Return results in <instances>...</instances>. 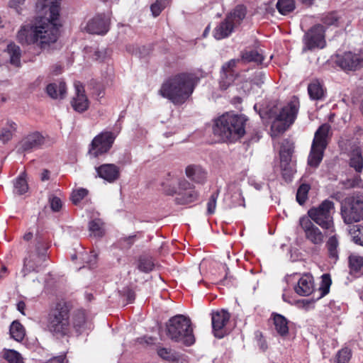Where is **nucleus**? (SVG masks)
I'll return each instance as SVG.
<instances>
[{
    "label": "nucleus",
    "instance_id": "nucleus-40",
    "mask_svg": "<svg viewBox=\"0 0 363 363\" xmlns=\"http://www.w3.org/2000/svg\"><path fill=\"white\" fill-rule=\"evenodd\" d=\"M349 233L355 244L363 247V226L360 225L350 226Z\"/></svg>",
    "mask_w": 363,
    "mask_h": 363
},
{
    "label": "nucleus",
    "instance_id": "nucleus-33",
    "mask_svg": "<svg viewBox=\"0 0 363 363\" xmlns=\"http://www.w3.org/2000/svg\"><path fill=\"white\" fill-rule=\"evenodd\" d=\"M9 333L11 338L21 342L25 337L26 331L23 325L18 320H14L10 325Z\"/></svg>",
    "mask_w": 363,
    "mask_h": 363
},
{
    "label": "nucleus",
    "instance_id": "nucleus-32",
    "mask_svg": "<svg viewBox=\"0 0 363 363\" xmlns=\"http://www.w3.org/2000/svg\"><path fill=\"white\" fill-rule=\"evenodd\" d=\"M89 230L90 236L101 238L105 233L104 223L100 218L91 220L89 223Z\"/></svg>",
    "mask_w": 363,
    "mask_h": 363
},
{
    "label": "nucleus",
    "instance_id": "nucleus-9",
    "mask_svg": "<svg viewBox=\"0 0 363 363\" xmlns=\"http://www.w3.org/2000/svg\"><path fill=\"white\" fill-rule=\"evenodd\" d=\"M299 108V102L294 99L284 106L272 125V130L284 132L295 121Z\"/></svg>",
    "mask_w": 363,
    "mask_h": 363
},
{
    "label": "nucleus",
    "instance_id": "nucleus-44",
    "mask_svg": "<svg viewBox=\"0 0 363 363\" xmlns=\"http://www.w3.org/2000/svg\"><path fill=\"white\" fill-rule=\"evenodd\" d=\"M310 189V185L307 184H302L298 187L296 193V201L300 205L304 204L308 199Z\"/></svg>",
    "mask_w": 363,
    "mask_h": 363
},
{
    "label": "nucleus",
    "instance_id": "nucleus-18",
    "mask_svg": "<svg viewBox=\"0 0 363 363\" xmlns=\"http://www.w3.org/2000/svg\"><path fill=\"white\" fill-rule=\"evenodd\" d=\"M71 320L72 333L74 332L77 335L82 333H88L93 329L91 320L86 318L85 312L78 310L74 313Z\"/></svg>",
    "mask_w": 363,
    "mask_h": 363
},
{
    "label": "nucleus",
    "instance_id": "nucleus-5",
    "mask_svg": "<svg viewBox=\"0 0 363 363\" xmlns=\"http://www.w3.org/2000/svg\"><path fill=\"white\" fill-rule=\"evenodd\" d=\"M167 335L172 341L186 346H191L195 342L191 320L183 315H177L169 320Z\"/></svg>",
    "mask_w": 363,
    "mask_h": 363
},
{
    "label": "nucleus",
    "instance_id": "nucleus-1",
    "mask_svg": "<svg viewBox=\"0 0 363 363\" xmlns=\"http://www.w3.org/2000/svg\"><path fill=\"white\" fill-rule=\"evenodd\" d=\"M60 1L43 0L44 6H49V18H42L35 25H23L16 35L21 44H35L40 48H45L50 43L56 42L60 26L57 22Z\"/></svg>",
    "mask_w": 363,
    "mask_h": 363
},
{
    "label": "nucleus",
    "instance_id": "nucleus-29",
    "mask_svg": "<svg viewBox=\"0 0 363 363\" xmlns=\"http://www.w3.org/2000/svg\"><path fill=\"white\" fill-rule=\"evenodd\" d=\"M67 91L65 82L52 83L47 86L46 92L52 99H63Z\"/></svg>",
    "mask_w": 363,
    "mask_h": 363
},
{
    "label": "nucleus",
    "instance_id": "nucleus-35",
    "mask_svg": "<svg viewBox=\"0 0 363 363\" xmlns=\"http://www.w3.org/2000/svg\"><path fill=\"white\" fill-rule=\"evenodd\" d=\"M26 173H21L13 181V193L18 195H23L28 190V184L26 179Z\"/></svg>",
    "mask_w": 363,
    "mask_h": 363
},
{
    "label": "nucleus",
    "instance_id": "nucleus-12",
    "mask_svg": "<svg viewBox=\"0 0 363 363\" xmlns=\"http://www.w3.org/2000/svg\"><path fill=\"white\" fill-rule=\"evenodd\" d=\"M116 135L111 131L101 132L93 139L89 153L94 157L106 153L112 147Z\"/></svg>",
    "mask_w": 363,
    "mask_h": 363
},
{
    "label": "nucleus",
    "instance_id": "nucleus-19",
    "mask_svg": "<svg viewBox=\"0 0 363 363\" xmlns=\"http://www.w3.org/2000/svg\"><path fill=\"white\" fill-rule=\"evenodd\" d=\"M45 142L44 137L34 132L24 137L18 145V152H29L40 148Z\"/></svg>",
    "mask_w": 363,
    "mask_h": 363
},
{
    "label": "nucleus",
    "instance_id": "nucleus-39",
    "mask_svg": "<svg viewBox=\"0 0 363 363\" xmlns=\"http://www.w3.org/2000/svg\"><path fill=\"white\" fill-rule=\"evenodd\" d=\"M350 166L355 169L357 173H360L363 169V158L359 149L352 151L350 160Z\"/></svg>",
    "mask_w": 363,
    "mask_h": 363
},
{
    "label": "nucleus",
    "instance_id": "nucleus-47",
    "mask_svg": "<svg viewBox=\"0 0 363 363\" xmlns=\"http://www.w3.org/2000/svg\"><path fill=\"white\" fill-rule=\"evenodd\" d=\"M293 152V147L289 146L288 147H282L280 150V164H284L288 165L289 162H293L291 160V155Z\"/></svg>",
    "mask_w": 363,
    "mask_h": 363
},
{
    "label": "nucleus",
    "instance_id": "nucleus-20",
    "mask_svg": "<svg viewBox=\"0 0 363 363\" xmlns=\"http://www.w3.org/2000/svg\"><path fill=\"white\" fill-rule=\"evenodd\" d=\"M230 318V313L224 309L212 313L213 332L216 337L222 338L224 337V327L229 321Z\"/></svg>",
    "mask_w": 363,
    "mask_h": 363
},
{
    "label": "nucleus",
    "instance_id": "nucleus-25",
    "mask_svg": "<svg viewBox=\"0 0 363 363\" xmlns=\"http://www.w3.org/2000/svg\"><path fill=\"white\" fill-rule=\"evenodd\" d=\"M350 273L354 277H359L363 274V256L352 254L349 256Z\"/></svg>",
    "mask_w": 363,
    "mask_h": 363
},
{
    "label": "nucleus",
    "instance_id": "nucleus-43",
    "mask_svg": "<svg viewBox=\"0 0 363 363\" xmlns=\"http://www.w3.org/2000/svg\"><path fill=\"white\" fill-rule=\"evenodd\" d=\"M265 79V74L262 72H256L250 80V82H245L243 84L242 88L245 89L247 88V91H249L248 86H250V88L252 87V85H256L257 86H260L264 81Z\"/></svg>",
    "mask_w": 363,
    "mask_h": 363
},
{
    "label": "nucleus",
    "instance_id": "nucleus-7",
    "mask_svg": "<svg viewBox=\"0 0 363 363\" xmlns=\"http://www.w3.org/2000/svg\"><path fill=\"white\" fill-rule=\"evenodd\" d=\"M330 128L329 125L323 124L315 133L308 157V164L311 167H317L323 160L324 151L328 145Z\"/></svg>",
    "mask_w": 363,
    "mask_h": 363
},
{
    "label": "nucleus",
    "instance_id": "nucleus-54",
    "mask_svg": "<svg viewBox=\"0 0 363 363\" xmlns=\"http://www.w3.org/2000/svg\"><path fill=\"white\" fill-rule=\"evenodd\" d=\"M49 203L52 211L58 212L62 208V202L61 199L56 196L51 195L49 197Z\"/></svg>",
    "mask_w": 363,
    "mask_h": 363
},
{
    "label": "nucleus",
    "instance_id": "nucleus-46",
    "mask_svg": "<svg viewBox=\"0 0 363 363\" xmlns=\"http://www.w3.org/2000/svg\"><path fill=\"white\" fill-rule=\"evenodd\" d=\"M158 355L164 360L170 362L178 361V357L171 349L161 347L157 350Z\"/></svg>",
    "mask_w": 363,
    "mask_h": 363
},
{
    "label": "nucleus",
    "instance_id": "nucleus-62",
    "mask_svg": "<svg viewBox=\"0 0 363 363\" xmlns=\"http://www.w3.org/2000/svg\"><path fill=\"white\" fill-rule=\"evenodd\" d=\"M135 235L129 236L123 238V242L127 243L128 247H130L133 245L135 241Z\"/></svg>",
    "mask_w": 363,
    "mask_h": 363
},
{
    "label": "nucleus",
    "instance_id": "nucleus-17",
    "mask_svg": "<svg viewBox=\"0 0 363 363\" xmlns=\"http://www.w3.org/2000/svg\"><path fill=\"white\" fill-rule=\"evenodd\" d=\"M198 198V193L194 186L184 179L179 182V191L176 198L179 204H188L195 201Z\"/></svg>",
    "mask_w": 363,
    "mask_h": 363
},
{
    "label": "nucleus",
    "instance_id": "nucleus-61",
    "mask_svg": "<svg viewBox=\"0 0 363 363\" xmlns=\"http://www.w3.org/2000/svg\"><path fill=\"white\" fill-rule=\"evenodd\" d=\"M25 308H26V303L22 301H18L17 303V309L23 315H25V313H24Z\"/></svg>",
    "mask_w": 363,
    "mask_h": 363
},
{
    "label": "nucleus",
    "instance_id": "nucleus-52",
    "mask_svg": "<svg viewBox=\"0 0 363 363\" xmlns=\"http://www.w3.org/2000/svg\"><path fill=\"white\" fill-rule=\"evenodd\" d=\"M88 194L86 189L80 188L74 190L72 193L71 199L74 204L79 203Z\"/></svg>",
    "mask_w": 363,
    "mask_h": 363
},
{
    "label": "nucleus",
    "instance_id": "nucleus-38",
    "mask_svg": "<svg viewBox=\"0 0 363 363\" xmlns=\"http://www.w3.org/2000/svg\"><path fill=\"white\" fill-rule=\"evenodd\" d=\"M338 245L339 242L336 235H331L326 242L329 257L334 261H337L338 259Z\"/></svg>",
    "mask_w": 363,
    "mask_h": 363
},
{
    "label": "nucleus",
    "instance_id": "nucleus-59",
    "mask_svg": "<svg viewBox=\"0 0 363 363\" xmlns=\"http://www.w3.org/2000/svg\"><path fill=\"white\" fill-rule=\"evenodd\" d=\"M65 358L63 356L55 357L45 363H65Z\"/></svg>",
    "mask_w": 363,
    "mask_h": 363
},
{
    "label": "nucleus",
    "instance_id": "nucleus-2",
    "mask_svg": "<svg viewBox=\"0 0 363 363\" xmlns=\"http://www.w3.org/2000/svg\"><path fill=\"white\" fill-rule=\"evenodd\" d=\"M198 81V77L193 73H179L166 80L159 94L174 104H182L192 94Z\"/></svg>",
    "mask_w": 363,
    "mask_h": 363
},
{
    "label": "nucleus",
    "instance_id": "nucleus-30",
    "mask_svg": "<svg viewBox=\"0 0 363 363\" xmlns=\"http://www.w3.org/2000/svg\"><path fill=\"white\" fill-rule=\"evenodd\" d=\"M178 179L174 174L168 173L161 182L162 190L168 195H173L177 193L176 185H179Z\"/></svg>",
    "mask_w": 363,
    "mask_h": 363
},
{
    "label": "nucleus",
    "instance_id": "nucleus-50",
    "mask_svg": "<svg viewBox=\"0 0 363 363\" xmlns=\"http://www.w3.org/2000/svg\"><path fill=\"white\" fill-rule=\"evenodd\" d=\"M219 194V190L213 192L207 203V213L208 214H213L215 213L216 208V202Z\"/></svg>",
    "mask_w": 363,
    "mask_h": 363
},
{
    "label": "nucleus",
    "instance_id": "nucleus-23",
    "mask_svg": "<svg viewBox=\"0 0 363 363\" xmlns=\"http://www.w3.org/2000/svg\"><path fill=\"white\" fill-rule=\"evenodd\" d=\"M98 176L105 181L112 183L119 177V168L113 164H104L96 167Z\"/></svg>",
    "mask_w": 363,
    "mask_h": 363
},
{
    "label": "nucleus",
    "instance_id": "nucleus-48",
    "mask_svg": "<svg viewBox=\"0 0 363 363\" xmlns=\"http://www.w3.org/2000/svg\"><path fill=\"white\" fill-rule=\"evenodd\" d=\"M170 0H157L150 6L153 16H158L162 11L169 4Z\"/></svg>",
    "mask_w": 363,
    "mask_h": 363
},
{
    "label": "nucleus",
    "instance_id": "nucleus-41",
    "mask_svg": "<svg viewBox=\"0 0 363 363\" xmlns=\"http://www.w3.org/2000/svg\"><path fill=\"white\" fill-rule=\"evenodd\" d=\"M276 7L282 15H287L295 9L294 0H278Z\"/></svg>",
    "mask_w": 363,
    "mask_h": 363
},
{
    "label": "nucleus",
    "instance_id": "nucleus-58",
    "mask_svg": "<svg viewBox=\"0 0 363 363\" xmlns=\"http://www.w3.org/2000/svg\"><path fill=\"white\" fill-rule=\"evenodd\" d=\"M282 298H283V300L285 301V302H287V303H291V304H294V303H292L289 298L286 296V295L285 294H283L282 296ZM294 304L297 305L298 307H306L307 306L308 304H309V301H306V300H299V301H297L294 303Z\"/></svg>",
    "mask_w": 363,
    "mask_h": 363
},
{
    "label": "nucleus",
    "instance_id": "nucleus-36",
    "mask_svg": "<svg viewBox=\"0 0 363 363\" xmlns=\"http://www.w3.org/2000/svg\"><path fill=\"white\" fill-rule=\"evenodd\" d=\"M6 51L10 57V63L16 67L21 64V50L19 46L14 43L8 45Z\"/></svg>",
    "mask_w": 363,
    "mask_h": 363
},
{
    "label": "nucleus",
    "instance_id": "nucleus-28",
    "mask_svg": "<svg viewBox=\"0 0 363 363\" xmlns=\"http://www.w3.org/2000/svg\"><path fill=\"white\" fill-rule=\"evenodd\" d=\"M17 130V124L8 120L6 123L0 128V141L6 144L10 141Z\"/></svg>",
    "mask_w": 363,
    "mask_h": 363
},
{
    "label": "nucleus",
    "instance_id": "nucleus-15",
    "mask_svg": "<svg viewBox=\"0 0 363 363\" xmlns=\"http://www.w3.org/2000/svg\"><path fill=\"white\" fill-rule=\"evenodd\" d=\"M110 17L104 13L97 14L90 19L85 30L92 34L104 35L109 30Z\"/></svg>",
    "mask_w": 363,
    "mask_h": 363
},
{
    "label": "nucleus",
    "instance_id": "nucleus-34",
    "mask_svg": "<svg viewBox=\"0 0 363 363\" xmlns=\"http://www.w3.org/2000/svg\"><path fill=\"white\" fill-rule=\"evenodd\" d=\"M275 330L281 335L284 336L289 333L288 321L285 317L279 314L273 316Z\"/></svg>",
    "mask_w": 363,
    "mask_h": 363
},
{
    "label": "nucleus",
    "instance_id": "nucleus-53",
    "mask_svg": "<svg viewBox=\"0 0 363 363\" xmlns=\"http://www.w3.org/2000/svg\"><path fill=\"white\" fill-rule=\"evenodd\" d=\"M350 357V350L348 348H343L337 354L336 363H347Z\"/></svg>",
    "mask_w": 363,
    "mask_h": 363
},
{
    "label": "nucleus",
    "instance_id": "nucleus-10",
    "mask_svg": "<svg viewBox=\"0 0 363 363\" xmlns=\"http://www.w3.org/2000/svg\"><path fill=\"white\" fill-rule=\"evenodd\" d=\"M47 260L46 249H36L28 253L23 259V266L21 273L25 277L31 272H38L44 267Z\"/></svg>",
    "mask_w": 363,
    "mask_h": 363
},
{
    "label": "nucleus",
    "instance_id": "nucleus-26",
    "mask_svg": "<svg viewBox=\"0 0 363 363\" xmlns=\"http://www.w3.org/2000/svg\"><path fill=\"white\" fill-rule=\"evenodd\" d=\"M308 92L310 98L316 101L323 100L326 94L325 89L318 80H314L308 84Z\"/></svg>",
    "mask_w": 363,
    "mask_h": 363
},
{
    "label": "nucleus",
    "instance_id": "nucleus-60",
    "mask_svg": "<svg viewBox=\"0 0 363 363\" xmlns=\"http://www.w3.org/2000/svg\"><path fill=\"white\" fill-rule=\"evenodd\" d=\"M24 0H10L9 6L11 8L17 9L19 4H23Z\"/></svg>",
    "mask_w": 363,
    "mask_h": 363
},
{
    "label": "nucleus",
    "instance_id": "nucleus-16",
    "mask_svg": "<svg viewBox=\"0 0 363 363\" xmlns=\"http://www.w3.org/2000/svg\"><path fill=\"white\" fill-rule=\"evenodd\" d=\"M239 62V60L233 59L222 66L220 78L219 80V86L221 89H227L235 79L237 72L235 70V68Z\"/></svg>",
    "mask_w": 363,
    "mask_h": 363
},
{
    "label": "nucleus",
    "instance_id": "nucleus-27",
    "mask_svg": "<svg viewBox=\"0 0 363 363\" xmlns=\"http://www.w3.org/2000/svg\"><path fill=\"white\" fill-rule=\"evenodd\" d=\"M234 26L230 21L225 19L221 22L213 30V36L216 40H221L228 37L234 30Z\"/></svg>",
    "mask_w": 363,
    "mask_h": 363
},
{
    "label": "nucleus",
    "instance_id": "nucleus-55",
    "mask_svg": "<svg viewBox=\"0 0 363 363\" xmlns=\"http://www.w3.org/2000/svg\"><path fill=\"white\" fill-rule=\"evenodd\" d=\"M86 257H83V259L86 260V262L89 265L90 268H92L95 266L97 259V255L96 252H90L89 255H84Z\"/></svg>",
    "mask_w": 363,
    "mask_h": 363
},
{
    "label": "nucleus",
    "instance_id": "nucleus-63",
    "mask_svg": "<svg viewBox=\"0 0 363 363\" xmlns=\"http://www.w3.org/2000/svg\"><path fill=\"white\" fill-rule=\"evenodd\" d=\"M50 179V172L47 169H44L41 174V180L47 181Z\"/></svg>",
    "mask_w": 363,
    "mask_h": 363
},
{
    "label": "nucleus",
    "instance_id": "nucleus-57",
    "mask_svg": "<svg viewBox=\"0 0 363 363\" xmlns=\"http://www.w3.org/2000/svg\"><path fill=\"white\" fill-rule=\"evenodd\" d=\"M347 183L350 187H361L363 186L362 181L359 175L355 176L352 179H348Z\"/></svg>",
    "mask_w": 363,
    "mask_h": 363
},
{
    "label": "nucleus",
    "instance_id": "nucleus-45",
    "mask_svg": "<svg viewBox=\"0 0 363 363\" xmlns=\"http://www.w3.org/2000/svg\"><path fill=\"white\" fill-rule=\"evenodd\" d=\"M280 166L284 179L287 182L291 181L294 174L296 172L294 162H289L288 165L282 164H280Z\"/></svg>",
    "mask_w": 363,
    "mask_h": 363
},
{
    "label": "nucleus",
    "instance_id": "nucleus-22",
    "mask_svg": "<svg viewBox=\"0 0 363 363\" xmlns=\"http://www.w3.org/2000/svg\"><path fill=\"white\" fill-rule=\"evenodd\" d=\"M295 292L301 296H308L314 291L313 277L310 274H303L298 279L294 286Z\"/></svg>",
    "mask_w": 363,
    "mask_h": 363
},
{
    "label": "nucleus",
    "instance_id": "nucleus-37",
    "mask_svg": "<svg viewBox=\"0 0 363 363\" xmlns=\"http://www.w3.org/2000/svg\"><path fill=\"white\" fill-rule=\"evenodd\" d=\"M238 60H240L238 64L242 62H255L257 64H262L264 57L257 50H250L242 53V58Z\"/></svg>",
    "mask_w": 363,
    "mask_h": 363
},
{
    "label": "nucleus",
    "instance_id": "nucleus-8",
    "mask_svg": "<svg viewBox=\"0 0 363 363\" xmlns=\"http://www.w3.org/2000/svg\"><path fill=\"white\" fill-rule=\"evenodd\" d=\"M341 216L347 224L363 220V195L357 194L346 198L342 203Z\"/></svg>",
    "mask_w": 363,
    "mask_h": 363
},
{
    "label": "nucleus",
    "instance_id": "nucleus-42",
    "mask_svg": "<svg viewBox=\"0 0 363 363\" xmlns=\"http://www.w3.org/2000/svg\"><path fill=\"white\" fill-rule=\"evenodd\" d=\"M155 264L152 257L147 256H141L138 259V269L145 273H148L153 270Z\"/></svg>",
    "mask_w": 363,
    "mask_h": 363
},
{
    "label": "nucleus",
    "instance_id": "nucleus-13",
    "mask_svg": "<svg viewBox=\"0 0 363 363\" xmlns=\"http://www.w3.org/2000/svg\"><path fill=\"white\" fill-rule=\"evenodd\" d=\"M303 50L322 49L325 46V28L320 24L312 27L303 36Z\"/></svg>",
    "mask_w": 363,
    "mask_h": 363
},
{
    "label": "nucleus",
    "instance_id": "nucleus-49",
    "mask_svg": "<svg viewBox=\"0 0 363 363\" xmlns=\"http://www.w3.org/2000/svg\"><path fill=\"white\" fill-rule=\"evenodd\" d=\"M4 358L8 363H23L21 354L13 350H9L6 351L4 353Z\"/></svg>",
    "mask_w": 363,
    "mask_h": 363
},
{
    "label": "nucleus",
    "instance_id": "nucleus-64",
    "mask_svg": "<svg viewBox=\"0 0 363 363\" xmlns=\"http://www.w3.org/2000/svg\"><path fill=\"white\" fill-rule=\"evenodd\" d=\"M62 66H61L60 65H57H57H55L53 67V71H52V72H53V73H54L55 74H56V75H57V74H60V73H61V72H62Z\"/></svg>",
    "mask_w": 363,
    "mask_h": 363
},
{
    "label": "nucleus",
    "instance_id": "nucleus-51",
    "mask_svg": "<svg viewBox=\"0 0 363 363\" xmlns=\"http://www.w3.org/2000/svg\"><path fill=\"white\" fill-rule=\"evenodd\" d=\"M322 278V286L320 287L321 290V294L319 298L326 295L329 292V288L331 285L330 276L328 274H324L321 277Z\"/></svg>",
    "mask_w": 363,
    "mask_h": 363
},
{
    "label": "nucleus",
    "instance_id": "nucleus-31",
    "mask_svg": "<svg viewBox=\"0 0 363 363\" xmlns=\"http://www.w3.org/2000/svg\"><path fill=\"white\" fill-rule=\"evenodd\" d=\"M246 16V9L242 5L237 6L226 17L234 27L240 25Z\"/></svg>",
    "mask_w": 363,
    "mask_h": 363
},
{
    "label": "nucleus",
    "instance_id": "nucleus-56",
    "mask_svg": "<svg viewBox=\"0 0 363 363\" xmlns=\"http://www.w3.org/2000/svg\"><path fill=\"white\" fill-rule=\"evenodd\" d=\"M323 21L328 26L334 25L337 21V18L335 13H329L323 18Z\"/></svg>",
    "mask_w": 363,
    "mask_h": 363
},
{
    "label": "nucleus",
    "instance_id": "nucleus-24",
    "mask_svg": "<svg viewBox=\"0 0 363 363\" xmlns=\"http://www.w3.org/2000/svg\"><path fill=\"white\" fill-rule=\"evenodd\" d=\"M186 176L196 184H204L207 179V172L201 165L189 164L185 169Z\"/></svg>",
    "mask_w": 363,
    "mask_h": 363
},
{
    "label": "nucleus",
    "instance_id": "nucleus-3",
    "mask_svg": "<svg viewBox=\"0 0 363 363\" xmlns=\"http://www.w3.org/2000/svg\"><path fill=\"white\" fill-rule=\"evenodd\" d=\"M245 122L243 116L223 114L214 122L213 133L224 142L235 141L244 135Z\"/></svg>",
    "mask_w": 363,
    "mask_h": 363
},
{
    "label": "nucleus",
    "instance_id": "nucleus-11",
    "mask_svg": "<svg viewBox=\"0 0 363 363\" xmlns=\"http://www.w3.org/2000/svg\"><path fill=\"white\" fill-rule=\"evenodd\" d=\"M299 225L306 240L316 247H320L325 241V235L322 230L306 216L301 217Z\"/></svg>",
    "mask_w": 363,
    "mask_h": 363
},
{
    "label": "nucleus",
    "instance_id": "nucleus-6",
    "mask_svg": "<svg viewBox=\"0 0 363 363\" xmlns=\"http://www.w3.org/2000/svg\"><path fill=\"white\" fill-rule=\"evenodd\" d=\"M333 201L325 199L318 206L308 211V217L313 223L320 226L326 233H334L335 228L333 216L335 213Z\"/></svg>",
    "mask_w": 363,
    "mask_h": 363
},
{
    "label": "nucleus",
    "instance_id": "nucleus-21",
    "mask_svg": "<svg viewBox=\"0 0 363 363\" xmlns=\"http://www.w3.org/2000/svg\"><path fill=\"white\" fill-rule=\"evenodd\" d=\"M75 96L73 98L71 104L72 108L77 112L82 113L87 110L89 102L85 94L84 88L82 83L75 82Z\"/></svg>",
    "mask_w": 363,
    "mask_h": 363
},
{
    "label": "nucleus",
    "instance_id": "nucleus-14",
    "mask_svg": "<svg viewBox=\"0 0 363 363\" xmlns=\"http://www.w3.org/2000/svg\"><path fill=\"white\" fill-rule=\"evenodd\" d=\"M335 63L344 70H357L363 66V57L352 52H345L336 55Z\"/></svg>",
    "mask_w": 363,
    "mask_h": 363
},
{
    "label": "nucleus",
    "instance_id": "nucleus-4",
    "mask_svg": "<svg viewBox=\"0 0 363 363\" xmlns=\"http://www.w3.org/2000/svg\"><path fill=\"white\" fill-rule=\"evenodd\" d=\"M47 330L55 337L61 338L72 335L69 311L65 304L57 303L47 316Z\"/></svg>",
    "mask_w": 363,
    "mask_h": 363
}]
</instances>
